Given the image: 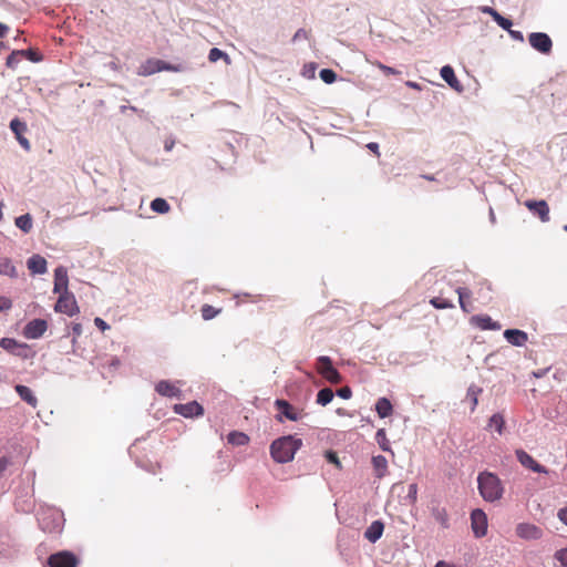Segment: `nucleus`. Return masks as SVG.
Masks as SVG:
<instances>
[{"mask_svg":"<svg viewBox=\"0 0 567 567\" xmlns=\"http://www.w3.org/2000/svg\"><path fill=\"white\" fill-rule=\"evenodd\" d=\"M12 306V302L7 297H0V311L10 309Z\"/></svg>","mask_w":567,"mask_h":567,"instance_id":"3c124183","label":"nucleus"},{"mask_svg":"<svg viewBox=\"0 0 567 567\" xmlns=\"http://www.w3.org/2000/svg\"><path fill=\"white\" fill-rule=\"evenodd\" d=\"M516 535L525 540H537L540 539L544 535L543 529L530 523H519L516 526Z\"/></svg>","mask_w":567,"mask_h":567,"instance_id":"1a4fd4ad","label":"nucleus"},{"mask_svg":"<svg viewBox=\"0 0 567 567\" xmlns=\"http://www.w3.org/2000/svg\"><path fill=\"white\" fill-rule=\"evenodd\" d=\"M558 519L567 526V506L557 512Z\"/></svg>","mask_w":567,"mask_h":567,"instance_id":"603ef678","label":"nucleus"},{"mask_svg":"<svg viewBox=\"0 0 567 567\" xmlns=\"http://www.w3.org/2000/svg\"><path fill=\"white\" fill-rule=\"evenodd\" d=\"M375 411L381 419H384L392 414L393 406L386 398H380L377 401Z\"/></svg>","mask_w":567,"mask_h":567,"instance_id":"a878e982","label":"nucleus"},{"mask_svg":"<svg viewBox=\"0 0 567 567\" xmlns=\"http://www.w3.org/2000/svg\"><path fill=\"white\" fill-rule=\"evenodd\" d=\"M471 323L481 330H499L501 324L497 321H493L487 315H476L471 318Z\"/></svg>","mask_w":567,"mask_h":567,"instance_id":"dca6fc26","label":"nucleus"},{"mask_svg":"<svg viewBox=\"0 0 567 567\" xmlns=\"http://www.w3.org/2000/svg\"><path fill=\"white\" fill-rule=\"evenodd\" d=\"M245 297H247V300L250 301V302H258L261 300V296L260 295H248L246 293Z\"/></svg>","mask_w":567,"mask_h":567,"instance_id":"bf43d9fd","label":"nucleus"},{"mask_svg":"<svg viewBox=\"0 0 567 567\" xmlns=\"http://www.w3.org/2000/svg\"><path fill=\"white\" fill-rule=\"evenodd\" d=\"M227 441L233 445L240 446L246 445L249 442V437L243 432L233 431L228 434Z\"/></svg>","mask_w":567,"mask_h":567,"instance_id":"c756f323","label":"nucleus"},{"mask_svg":"<svg viewBox=\"0 0 567 567\" xmlns=\"http://www.w3.org/2000/svg\"><path fill=\"white\" fill-rule=\"evenodd\" d=\"M442 79L454 90L461 92L463 90L460 81L457 80L454 70L451 65H444L441 69Z\"/></svg>","mask_w":567,"mask_h":567,"instance_id":"4be33fe9","label":"nucleus"},{"mask_svg":"<svg viewBox=\"0 0 567 567\" xmlns=\"http://www.w3.org/2000/svg\"><path fill=\"white\" fill-rule=\"evenodd\" d=\"M151 208L155 213L166 214L169 212L171 206L164 198L158 197L152 200Z\"/></svg>","mask_w":567,"mask_h":567,"instance_id":"2f4dec72","label":"nucleus"},{"mask_svg":"<svg viewBox=\"0 0 567 567\" xmlns=\"http://www.w3.org/2000/svg\"><path fill=\"white\" fill-rule=\"evenodd\" d=\"M482 390L481 389H477V388H474V386H471L468 388L467 390V396L471 398L472 400V411L475 410L477 403H478V394Z\"/></svg>","mask_w":567,"mask_h":567,"instance_id":"c03bdc74","label":"nucleus"},{"mask_svg":"<svg viewBox=\"0 0 567 567\" xmlns=\"http://www.w3.org/2000/svg\"><path fill=\"white\" fill-rule=\"evenodd\" d=\"M200 311H202V317L204 320H210V319L215 318L220 312V309H216L210 305H204L202 307Z\"/></svg>","mask_w":567,"mask_h":567,"instance_id":"e433bc0d","label":"nucleus"},{"mask_svg":"<svg viewBox=\"0 0 567 567\" xmlns=\"http://www.w3.org/2000/svg\"><path fill=\"white\" fill-rule=\"evenodd\" d=\"M384 524L381 520H374L364 532V537L371 542L375 543L379 540L383 534Z\"/></svg>","mask_w":567,"mask_h":567,"instance_id":"5701e85b","label":"nucleus"},{"mask_svg":"<svg viewBox=\"0 0 567 567\" xmlns=\"http://www.w3.org/2000/svg\"><path fill=\"white\" fill-rule=\"evenodd\" d=\"M0 275H4L11 278H16L18 276L17 268L10 258H0Z\"/></svg>","mask_w":567,"mask_h":567,"instance_id":"cd10ccee","label":"nucleus"},{"mask_svg":"<svg viewBox=\"0 0 567 567\" xmlns=\"http://www.w3.org/2000/svg\"><path fill=\"white\" fill-rule=\"evenodd\" d=\"M208 59L212 63L217 62L220 59H225L226 62H229V56L224 51L219 50L218 48H213L209 51Z\"/></svg>","mask_w":567,"mask_h":567,"instance_id":"c9c22d12","label":"nucleus"},{"mask_svg":"<svg viewBox=\"0 0 567 567\" xmlns=\"http://www.w3.org/2000/svg\"><path fill=\"white\" fill-rule=\"evenodd\" d=\"M275 406L286 419L290 421H298L300 419V413L286 400H276Z\"/></svg>","mask_w":567,"mask_h":567,"instance_id":"f3484780","label":"nucleus"},{"mask_svg":"<svg viewBox=\"0 0 567 567\" xmlns=\"http://www.w3.org/2000/svg\"><path fill=\"white\" fill-rule=\"evenodd\" d=\"M10 128L16 135V138L18 140L19 144L25 150L30 151L31 145L29 140L24 136V134L28 131V126L24 122L20 121L18 117L13 118L10 122Z\"/></svg>","mask_w":567,"mask_h":567,"instance_id":"f8f14e48","label":"nucleus"},{"mask_svg":"<svg viewBox=\"0 0 567 567\" xmlns=\"http://www.w3.org/2000/svg\"><path fill=\"white\" fill-rule=\"evenodd\" d=\"M326 457L329 463H332V464L337 465L338 467H340V462H339L338 455L334 452L328 451L326 453Z\"/></svg>","mask_w":567,"mask_h":567,"instance_id":"8fccbe9b","label":"nucleus"},{"mask_svg":"<svg viewBox=\"0 0 567 567\" xmlns=\"http://www.w3.org/2000/svg\"><path fill=\"white\" fill-rule=\"evenodd\" d=\"M477 485L481 496L486 502H495L502 498L504 487L498 476L491 472H482L477 476Z\"/></svg>","mask_w":567,"mask_h":567,"instance_id":"f03ea898","label":"nucleus"},{"mask_svg":"<svg viewBox=\"0 0 567 567\" xmlns=\"http://www.w3.org/2000/svg\"><path fill=\"white\" fill-rule=\"evenodd\" d=\"M518 462L527 470H530L534 473H544L547 474L548 471L545 466L540 465L536 462L532 455H529L524 450H516L515 452Z\"/></svg>","mask_w":567,"mask_h":567,"instance_id":"9b49d317","label":"nucleus"},{"mask_svg":"<svg viewBox=\"0 0 567 567\" xmlns=\"http://www.w3.org/2000/svg\"><path fill=\"white\" fill-rule=\"evenodd\" d=\"M529 44L543 54H549L553 49V41L547 33L533 32L528 35Z\"/></svg>","mask_w":567,"mask_h":567,"instance_id":"0eeeda50","label":"nucleus"},{"mask_svg":"<svg viewBox=\"0 0 567 567\" xmlns=\"http://www.w3.org/2000/svg\"><path fill=\"white\" fill-rule=\"evenodd\" d=\"M20 58H21V51L20 50H16L13 51L8 58H7V66L10 68V69H13L17 66V64L20 62Z\"/></svg>","mask_w":567,"mask_h":567,"instance_id":"79ce46f5","label":"nucleus"},{"mask_svg":"<svg viewBox=\"0 0 567 567\" xmlns=\"http://www.w3.org/2000/svg\"><path fill=\"white\" fill-rule=\"evenodd\" d=\"M48 565L49 567H76L79 565V559L73 553L62 550L50 555L48 558Z\"/></svg>","mask_w":567,"mask_h":567,"instance_id":"39448f33","label":"nucleus"},{"mask_svg":"<svg viewBox=\"0 0 567 567\" xmlns=\"http://www.w3.org/2000/svg\"><path fill=\"white\" fill-rule=\"evenodd\" d=\"M27 266L33 275H43L48 270L45 258L37 254L28 259Z\"/></svg>","mask_w":567,"mask_h":567,"instance_id":"a211bd4d","label":"nucleus"},{"mask_svg":"<svg viewBox=\"0 0 567 567\" xmlns=\"http://www.w3.org/2000/svg\"><path fill=\"white\" fill-rule=\"evenodd\" d=\"M431 515L443 527H450L449 514L445 507L436 505L431 508Z\"/></svg>","mask_w":567,"mask_h":567,"instance_id":"b1692460","label":"nucleus"},{"mask_svg":"<svg viewBox=\"0 0 567 567\" xmlns=\"http://www.w3.org/2000/svg\"><path fill=\"white\" fill-rule=\"evenodd\" d=\"M456 293L458 295V303L461 309L466 313L471 312L474 309L472 291L468 288L460 287L456 289Z\"/></svg>","mask_w":567,"mask_h":567,"instance_id":"aec40b11","label":"nucleus"},{"mask_svg":"<svg viewBox=\"0 0 567 567\" xmlns=\"http://www.w3.org/2000/svg\"><path fill=\"white\" fill-rule=\"evenodd\" d=\"M68 285H69L68 270L65 267L59 266L54 270L53 292L54 293L69 292Z\"/></svg>","mask_w":567,"mask_h":567,"instance_id":"2eb2a0df","label":"nucleus"},{"mask_svg":"<svg viewBox=\"0 0 567 567\" xmlns=\"http://www.w3.org/2000/svg\"><path fill=\"white\" fill-rule=\"evenodd\" d=\"M408 497L410 498L412 504L416 502V498H417V485L415 483L409 485Z\"/></svg>","mask_w":567,"mask_h":567,"instance_id":"de8ad7c7","label":"nucleus"},{"mask_svg":"<svg viewBox=\"0 0 567 567\" xmlns=\"http://www.w3.org/2000/svg\"><path fill=\"white\" fill-rule=\"evenodd\" d=\"M20 51H21V56H25L27 59H29L32 62H38L41 60V56L39 55V53L32 49L20 50Z\"/></svg>","mask_w":567,"mask_h":567,"instance_id":"a18cd8bd","label":"nucleus"},{"mask_svg":"<svg viewBox=\"0 0 567 567\" xmlns=\"http://www.w3.org/2000/svg\"><path fill=\"white\" fill-rule=\"evenodd\" d=\"M375 440L382 451H385V452L391 451L390 442L386 437V433H385L384 429L378 430V432L375 434Z\"/></svg>","mask_w":567,"mask_h":567,"instance_id":"f704fd0d","label":"nucleus"},{"mask_svg":"<svg viewBox=\"0 0 567 567\" xmlns=\"http://www.w3.org/2000/svg\"><path fill=\"white\" fill-rule=\"evenodd\" d=\"M505 339L513 346L522 347L527 340L528 336L525 331L518 329H507L504 331Z\"/></svg>","mask_w":567,"mask_h":567,"instance_id":"6ab92c4d","label":"nucleus"},{"mask_svg":"<svg viewBox=\"0 0 567 567\" xmlns=\"http://www.w3.org/2000/svg\"><path fill=\"white\" fill-rule=\"evenodd\" d=\"M301 439L287 435L275 440L270 445V454L277 463H288L293 460L296 452L301 447Z\"/></svg>","mask_w":567,"mask_h":567,"instance_id":"f257e3e1","label":"nucleus"},{"mask_svg":"<svg viewBox=\"0 0 567 567\" xmlns=\"http://www.w3.org/2000/svg\"><path fill=\"white\" fill-rule=\"evenodd\" d=\"M155 390L158 394L163 396L179 398L181 395V390L176 385L166 380L159 381L156 384Z\"/></svg>","mask_w":567,"mask_h":567,"instance_id":"412c9836","label":"nucleus"},{"mask_svg":"<svg viewBox=\"0 0 567 567\" xmlns=\"http://www.w3.org/2000/svg\"><path fill=\"white\" fill-rule=\"evenodd\" d=\"M319 76L327 84H331L337 80V74L331 69H322L319 73Z\"/></svg>","mask_w":567,"mask_h":567,"instance_id":"58836bf2","label":"nucleus"},{"mask_svg":"<svg viewBox=\"0 0 567 567\" xmlns=\"http://www.w3.org/2000/svg\"><path fill=\"white\" fill-rule=\"evenodd\" d=\"M54 310L72 317L79 312V307L73 295L62 292L55 303Z\"/></svg>","mask_w":567,"mask_h":567,"instance_id":"423d86ee","label":"nucleus"},{"mask_svg":"<svg viewBox=\"0 0 567 567\" xmlns=\"http://www.w3.org/2000/svg\"><path fill=\"white\" fill-rule=\"evenodd\" d=\"M161 71L178 72L179 68L159 59H148L140 65L137 74L141 76H148Z\"/></svg>","mask_w":567,"mask_h":567,"instance_id":"20e7f679","label":"nucleus"},{"mask_svg":"<svg viewBox=\"0 0 567 567\" xmlns=\"http://www.w3.org/2000/svg\"><path fill=\"white\" fill-rule=\"evenodd\" d=\"M14 224L25 234H29L33 227V220L30 214H24L17 217Z\"/></svg>","mask_w":567,"mask_h":567,"instance_id":"c85d7f7f","label":"nucleus"},{"mask_svg":"<svg viewBox=\"0 0 567 567\" xmlns=\"http://www.w3.org/2000/svg\"><path fill=\"white\" fill-rule=\"evenodd\" d=\"M333 396V391L330 388L321 389L317 394V403L324 406L332 401Z\"/></svg>","mask_w":567,"mask_h":567,"instance_id":"473e14b6","label":"nucleus"},{"mask_svg":"<svg viewBox=\"0 0 567 567\" xmlns=\"http://www.w3.org/2000/svg\"><path fill=\"white\" fill-rule=\"evenodd\" d=\"M482 12L491 16L493 19L496 17V14L498 13L495 9L491 8V7H484L482 8Z\"/></svg>","mask_w":567,"mask_h":567,"instance_id":"4d7b16f0","label":"nucleus"},{"mask_svg":"<svg viewBox=\"0 0 567 567\" xmlns=\"http://www.w3.org/2000/svg\"><path fill=\"white\" fill-rule=\"evenodd\" d=\"M176 414L184 417H194L203 415L204 409L197 401H192L185 404H175L173 408Z\"/></svg>","mask_w":567,"mask_h":567,"instance_id":"ddd939ff","label":"nucleus"},{"mask_svg":"<svg viewBox=\"0 0 567 567\" xmlns=\"http://www.w3.org/2000/svg\"><path fill=\"white\" fill-rule=\"evenodd\" d=\"M174 144H175V142H174V141H166V142H165V145H164L165 151H166V152L172 151V150H173V147H174Z\"/></svg>","mask_w":567,"mask_h":567,"instance_id":"680f3d73","label":"nucleus"},{"mask_svg":"<svg viewBox=\"0 0 567 567\" xmlns=\"http://www.w3.org/2000/svg\"><path fill=\"white\" fill-rule=\"evenodd\" d=\"M430 303L435 309H450V308H454V303L451 300L445 299V298H443L441 296L432 298L430 300Z\"/></svg>","mask_w":567,"mask_h":567,"instance_id":"72a5a7b5","label":"nucleus"},{"mask_svg":"<svg viewBox=\"0 0 567 567\" xmlns=\"http://www.w3.org/2000/svg\"><path fill=\"white\" fill-rule=\"evenodd\" d=\"M47 329L48 322L44 319H33L25 324L23 334L28 339H38L44 334Z\"/></svg>","mask_w":567,"mask_h":567,"instance_id":"9d476101","label":"nucleus"},{"mask_svg":"<svg viewBox=\"0 0 567 567\" xmlns=\"http://www.w3.org/2000/svg\"><path fill=\"white\" fill-rule=\"evenodd\" d=\"M372 465L377 477H383L388 472V461L383 455H377L372 457Z\"/></svg>","mask_w":567,"mask_h":567,"instance_id":"bb28decb","label":"nucleus"},{"mask_svg":"<svg viewBox=\"0 0 567 567\" xmlns=\"http://www.w3.org/2000/svg\"><path fill=\"white\" fill-rule=\"evenodd\" d=\"M8 31L9 27L0 22V39L4 38Z\"/></svg>","mask_w":567,"mask_h":567,"instance_id":"052dcab7","label":"nucleus"},{"mask_svg":"<svg viewBox=\"0 0 567 567\" xmlns=\"http://www.w3.org/2000/svg\"><path fill=\"white\" fill-rule=\"evenodd\" d=\"M337 394L342 399H350L352 395V391L349 386H343L337 391Z\"/></svg>","mask_w":567,"mask_h":567,"instance_id":"09e8293b","label":"nucleus"},{"mask_svg":"<svg viewBox=\"0 0 567 567\" xmlns=\"http://www.w3.org/2000/svg\"><path fill=\"white\" fill-rule=\"evenodd\" d=\"M367 147L371 152H373L378 157L380 156L379 144L378 143L371 142V143L367 144Z\"/></svg>","mask_w":567,"mask_h":567,"instance_id":"6e6d98bb","label":"nucleus"},{"mask_svg":"<svg viewBox=\"0 0 567 567\" xmlns=\"http://www.w3.org/2000/svg\"><path fill=\"white\" fill-rule=\"evenodd\" d=\"M405 84L409 87H412V89H415V90H420V85L416 82L408 81Z\"/></svg>","mask_w":567,"mask_h":567,"instance_id":"e2e57ef3","label":"nucleus"},{"mask_svg":"<svg viewBox=\"0 0 567 567\" xmlns=\"http://www.w3.org/2000/svg\"><path fill=\"white\" fill-rule=\"evenodd\" d=\"M0 347L7 351L13 352L17 347H19L16 339L12 338H2L0 340Z\"/></svg>","mask_w":567,"mask_h":567,"instance_id":"ea45409f","label":"nucleus"},{"mask_svg":"<svg viewBox=\"0 0 567 567\" xmlns=\"http://www.w3.org/2000/svg\"><path fill=\"white\" fill-rule=\"evenodd\" d=\"M94 323L102 331L110 329V326L103 319H101L99 317L94 319Z\"/></svg>","mask_w":567,"mask_h":567,"instance_id":"864d4df0","label":"nucleus"},{"mask_svg":"<svg viewBox=\"0 0 567 567\" xmlns=\"http://www.w3.org/2000/svg\"><path fill=\"white\" fill-rule=\"evenodd\" d=\"M435 567H454V566L449 563H445L443 560H440L436 563Z\"/></svg>","mask_w":567,"mask_h":567,"instance_id":"0e129e2a","label":"nucleus"},{"mask_svg":"<svg viewBox=\"0 0 567 567\" xmlns=\"http://www.w3.org/2000/svg\"><path fill=\"white\" fill-rule=\"evenodd\" d=\"M316 369L318 373L332 384H339L342 381L341 374L333 367L329 357L321 355L317 359Z\"/></svg>","mask_w":567,"mask_h":567,"instance_id":"7ed1b4c3","label":"nucleus"},{"mask_svg":"<svg viewBox=\"0 0 567 567\" xmlns=\"http://www.w3.org/2000/svg\"><path fill=\"white\" fill-rule=\"evenodd\" d=\"M564 229L567 231V225H566V226H564Z\"/></svg>","mask_w":567,"mask_h":567,"instance_id":"69168bd1","label":"nucleus"},{"mask_svg":"<svg viewBox=\"0 0 567 567\" xmlns=\"http://www.w3.org/2000/svg\"><path fill=\"white\" fill-rule=\"evenodd\" d=\"M525 206L543 223L549 221V207L545 200H526Z\"/></svg>","mask_w":567,"mask_h":567,"instance_id":"4468645a","label":"nucleus"},{"mask_svg":"<svg viewBox=\"0 0 567 567\" xmlns=\"http://www.w3.org/2000/svg\"><path fill=\"white\" fill-rule=\"evenodd\" d=\"M16 391L19 394V396L27 402L32 408H35L38 404V399L33 394L32 390L25 385L18 384L16 385Z\"/></svg>","mask_w":567,"mask_h":567,"instance_id":"393cba45","label":"nucleus"},{"mask_svg":"<svg viewBox=\"0 0 567 567\" xmlns=\"http://www.w3.org/2000/svg\"><path fill=\"white\" fill-rule=\"evenodd\" d=\"M71 329H72V333H73L72 344L75 346L76 339L82 333V324L81 323H73Z\"/></svg>","mask_w":567,"mask_h":567,"instance_id":"49530a36","label":"nucleus"},{"mask_svg":"<svg viewBox=\"0 0 567 567\" xmlns=\"http://www.w3.org/2000/svg\"><path fill=\"white\" fill-rule=\"evenodd\" d=\"M307 35H308V33H307V31H306V30H303V29H299V30L295 33V35L292 37V41L295 42V41H297V40H299V39H301V38H305V39H306V38H307Z\"/></svg>","mask_w":567,"mask_h":567,"instance_id":"5fc2aeb1","label":"nucleus"},{"mask_svg":"<svg viewBox=\"0 0 567 567\" xmlns=\"http://www.w3.org/2000/svg\"><path fill=\"white\" fill-rule=\"evenodd\" d=\"M504 426H505V420L502 414L495 413L491 416V419L488 421L489 429H495V431H497L498 434H502Z\"/></svg>","mask_w":567,"mask_h":567,"instance_id":"7c9ffc66","label":"nucleus"},{"mask_svg":"<svg viewBox=\"0 0 567 567\" xmlns=\"http://www.w3.org/2000/svg\"><path fill=\"white\" fill-rule=\"evenodd\" d=\"M508 32L512 35V38L515 39V40H518V41H523L524 40V37H523L520 31H514V30L509 29Z\"/></svg>","mask_w":567,"mask_h":567,"instance_id":"13d9d810","label":"nucleus"},{"mask_svg":"<svg viewBox=\"0 0 567 567\" xmlns=\"http://www.w3.org/2000/svg\"><path fill=\"white\" fill-rule=\"evenodd\" d=\"M373 66L378 68L379 70H381L383 72L384 75H398V74H401V72L394 68H391V66H388L383 63H381L380 61H373V62H370Z\"/></svg>","mask_w":567,"mask_h":567,"instance_id":"4c0bfd02","label":"nucleus"},{"mask_svg":"<svg viewBox=\"0 0 567 567\" xmlns=\"http://www.w3.org/2000/svg\"><path fill=\"white\" fill-rule=\"evenodd\" d=\"M554 558L559 563L557 567H567V547L557 550Z\"/></svg>","mask_w":567,"mask_h":567,"instance_id":"a19ab883","label":"nucleus"},{"mask_svg":"<svg viewBox=\"0 0 567 567\" xmlns=\"http://www.w3.org/2000/svg\"><path fill=\"white\" fill-rule=\"evenodd\" d=\"M471 526L475 537H484L487 533V516L482 509H474L471 514Z\"/></svg>","mask_w":567,"mask_h":567,"instance_id":"6e6552de","label":"nucleus"},{"mask_svg":"<svg viewBox=\"0 0 567 567\" xmlns=\"http://www.w3.org/2000/svg\"><path fill=\"white\" fill-rule=\"evenodd\" d=\"M494 21L504 30L508 31L513 23L509 19L501 16L499 13L496 14V17L494 18Z\"/></svg>","mask_w":567,"mask_h":567,"instance_id":"37998d69","label":"nucleus"}]
</instances>
